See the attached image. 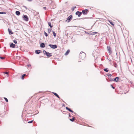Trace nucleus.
<instances>
[{"label":"nucleus","mask_w":134,"mask_h":134,"mask_svg":"<svg viewBox=\"0 0 134 134\" xmlns=\"http://www.w3.org/2000/svg\"><path fill=\"white\" fill-rule=\"evenodd\" d=\"M28 1H32V0H27Z\"/></svg>","instance_id":"37998d69"},{"label":"nucleus","mask_w":134,"mask_h":134,"mask_svg":"<svg viewBox=\"0 0 134 134\" xmlns=\"http://www.w3.org/2000/svg\"><path fill=\"white\" fill-rule=\"evenodd\" d=\"M24 122L25 123H27V121H24Z\"/></svg>","instance_id":"a19ab883"},{"label":"nucleus","mask_w":134,"mask_h":134,"mask_svg":"<svg viewBox=\"0 0 134 134\" xmlns=\"http://www.w3.org/2000/svg\"><path fill=\"white\" fill-rule=\"evenodd\" d=\"M43 8L44 9H45V10H46V7H43Z\"/></svg>","instance_id":"ea45409f"},{"label":"nucleus","mask_w":134,"mask_h":134,"mask_svg":"<svg viewBox=\"0 0 134 134\" xmlns=\"http://www.w3.org/2000/svg\"><path fill=\"white\" fill-rule=\"evenodd\" d=\"M115 67H116V65H115Z\"/></svg>","instance_id":"c03bdc74"},{"label":"nucleus","mask_w":134,"mask_h":134,"mask_svg":"<svg viewBox=\"0 0 134 134\" xmlns=\"http://www.w3.org/2000/svg\"><path fill=\"white\" fill-rule=\"evenodd\" d=\"M70 120L72 122H73L75 120V118L74 117L72 119H70Z\"/></svg>","instance_id":"aec40b11"},{"label":"nucleus","mask_w":134,"mask_h":134,"mask_svg":"<svg viewBox=\"0 0 134 134\" xmlns=\"http://www.w3.org/2000/svg\"><path fill=\"white\" fill-rule=\"evenodd\" d=\"M40 52V50H36L35 51V53L37 54H39Z\"/></svg>","instance_id":"4468645a"},{"label":"nucleus","mask_w":134,"mask_h":134,"mask_svg":"<svg viewBox=\"0 0 134 134\" xmlns=\"http://www.w3.org/2000/svg\"><path fill=\"white\" fill-rule=\"evenodd\" d=\"M27 66L28 67H30V66H31V65L30 64H28V65H27Z\"/></svg>","instance_id":"58836bf2"},{"label":"nucleus","mask_w":134,"mask_h":134,"mask_svg":"<svg viewBox=\"0 0 134 134\" xmlns=\"http://www.w3.org/2000/svg\"><path fill=\"white\" fill-rule=\"evenodd\" d=\"M26 75L25 74H24L21 77V79L22 80H23L24 79V77Z\"/></svg>","instance_id":"5701e85b"},{"label":"nucleus","mask_w":134,"mask_h":134,"mask_svg":"<svg viewBox=\"0 0 134 134\" xmlns=\"http://www.w3.org/2000/svg\"><path fill=\"white\" fill-rule=\"evenodd\" d=\"M69 117H70L71 116V115H70V114L69 113Z\"/></svg>","instance_id":"79ce46f5"},{"label":"nucleus","mask_w":134,"mask_h":134,"mask_svg":"<svg viewBox=\"0 0 134 134\" xmlns=\"http://www.w3.org/2000/svg\"><path fill=\"white\" fill-rule=\"evenodd\" d=\"M76 8V6L74 7L73 8H72L71 9L72 11H73L74 10V9Z\"/></svg>","instance_id":"a878e982"},{"label":"nucleus","mask_w":134,"mask_h":134,"mask_svg":"<svg viewBox=\"0 0 134 134\" xmlns=\"http://www.w3.org/2000/svg\"><path fill=\"white\" fill-rule=\"evenodd\" d=\"M52 32H53V35L55 37L56 36V34L55 33V32L54 31H53Z\"/></svg>","instance_id":"4be33fe9"},{"label":"nucleus","mask_w":134,"mask_h":134,"mask_svg":"<svg viewBox=\"0 0 134 134\" xmlns=\"http://www.w3.org/2000/svg\"><path fill=\"white\" fill-rule=\"evenodd\" d=\"M5 58V57H2L0 56V58L2 59H4Z\"/></svg>","instance_id":"7c9ffc66"},{"label":"nucleus","mask_w":134,"mask_h":134,"mask_svg":"<svg viewBox=\"0 0 134 134\" xmlns=\"http://www.w3.org/2000/svg\"><path fill=\"white\" fill-rule=\"evenodd\" d=\"M51 48L53 49H55L57 47V45L49 44L48 45Z\"/></svg>","instance_id":"20e7f679"},{"label":"nucleus","mask_w":134,"mask_h":134,"mask_svg":"<svg viewBox=\"0 0 134 134\" xmlns=\"http://www.w3.org/2000/svg\"><path fill=\"white\" fill-rule=\"evenodd\" d=\"M4 99L5 100L6 102H8V100L7 98L5 97H4Z\"/></svg>","instance_id":"393cba45"},{"label":"nucleus","mask_w":134,"mask_h":134,"mask_svg":"<svg viewBox=\"0 0 134 134\" xmlns=\"http://www.w3.org/2000/svg\"><path fill=\"white\" fill-rule=\"evenodd\" d=\"M88 11V10L85 9V10H82V12L84 15H85L87 14V12Z\"/></svg>","instance_id":"39448f33"},{"label":"nucleus","mask_w":134,"mask_h":134,"mask_svg":"<svg viewBox=\"0 0 134 134\" xmlns=\"http://www.w3.org/2000/svg\"><path fill=\"white\" fill-rule=\"evenodd\" d=\"M13 42L15 44H16L17 43V41L15 40H13Z\"/></svg>","instance_id":"cd10ccee"},{"label":"nucleus","mask_w":134,"mask_h":134,"mask_svg":"<svg viewBox=\"0 0 134 134\" xmlns=\"http://www.w3.org/2000/svg\"><path fill=\"white\" fill-rule=\"evenodd\" d=\"M40 47L42 48H44L45 47V44L43 43H42L40 44Z\"/></svg>","instance_id":"f8f14e48"},{"label":"nucleus","mask_w":134,"mask_h":134,"mask_svg":"<svg viewBox=\"0 0 134 134\" xmlns=\"http://www.w3.org/2000/svg\"><path fill=\"white\" fill-rule=\"evenodd\" d=\"M82 13L81 12H80L79 11H77L76 13V15H77L78 17H80L81 15L82 14Z\"/></svg>","instance_id":"423d86ee"},{"label":"nucleus","mask_w":134,"mask_h":134,"mask_svg":"<svg viewBox=\"0 0 134 134\" xmlns=\"http://www.w3.org/2000/svg\"><path fill=\"white\" fill-rule=\"evenodd\" d=\"M86 56V54L82 52H81L79 54L80 58L82 59L85 58Z\"/></svg>","instance_id":"f257e3e1"},{"label":"nucleus","mask_w":134,"mask_h":134,"mask_svg":"<svg viewBox=\"0 0 134 134\" xmlns=\"http://www.w3.org/2000/svg\"><path fill=\"white\" fill-rule=\"evenodd\" d=\"M52 31V29H48V33H50Z\"/></svg>","instance_id":"412c9836"},{"label":"nucleus","mask_w":134,"mask_h":134,"mask_svg":"<svg viewBox=\"0 0 134 134\" xmlns=\"http://www.w3.org/2000/svg\"><path fill=\"white\" fill-rule=\"evenodd\" d=\"M3 73L4 74H8V72H3Z\"/></svg>","instance_id":"2f4dec72"},{"label":"nucleus","mask_w":134,"mask_h":134,"mask_svg":"<svg viewBox=\"0 0 134 134\" xmlns=\"http://www.w3.org/2000/svg\"><path fill=\"white\" fill-rule=\"evenodd\" d=\"M65 108H66V109L68 110L70 112H71V113H74L73 111H72V110H71L69 108L67 107H66Z\"/></svg>","instance_id":"6e6552de"},{"label":"nucleus","mask_w":134,"mask_h":134,"mask_svg":"<svg viewBox=\"0 0 134 134\" xmlns=\"http://www.w3.org/2000/svg\"><path fill=\"white\" fill-rule=\"evenodd\" d=\"M107 49L108 51L109 54H110L112 53V51L111 50V48L109 46H107Z\"/></svg>","instance_id":"7ed1b4c3"},{"label":"nucleus","mask_w":134,"mask_h":134,"mask_svg":"<svg viewBox=\"0 0 134 134\" xmlns=\"http://www.w3.org/2000/svg\"><path fill=\"white\" fill-rule=\"evenodd\" d=\"M52 53H50L48 52H47V54H46V55L47 56L49 57H50L52 56V55H51Z\"/></svg>","instance_id":"9b49d317"},{"label":"nucleus","mask_w":134,"mask_h":134,"mask_svg":"<svg viewBox=\"0 0 134 134\" xmlns=\"http://www.w3.org/2000/svg\"><path fill=\"white\" fill-rule=\"evenodd\" d=\"M72 18V15H70L67 18V19L66 20V21H67L68 23H69Z\"/></svg>","instance_id":"f03ea898"},{"label":"nucleus","mask_w":134,"mask_h":134,"mask_svg":"<svg viewBox=\"0 0 134 134\" xmlns=\"http://www.w3.org/2000/svg\"><path fill=\"white\" fill-rule=\"evenodd\" d=\"M110 24L111 25H112L114 26V24H113V23L112 22H110Z\"/></svg>","instance_id":"f704fd0d"},{"label":"nucleus","mask_w":134,"mask_h":134,"mask_svg":"<svg viewBox=\"0 0 134 134\" xmlns=\"http://www.w3.org/2000/svg\"><path fill=\"white\" fill-rule=\"evenodd\" d=\"M44 35L46 36L47 37L48 36V34L47 33H46L45 31L44 32Z\"/></svg>","instance_id":"bb28decb"},{"label":"nucleus","mask_w":134,"mask_h":134,"mask_svg":"<svg viewBox=\"0 0 134 134\" xmlns=\"http://www.w3.org/2000/svg\"><path fill=\"white\" fill-rule=\"evenodd\" d=\"M70 51L69 50V49L66 52V53H65V55H68V54L69 53Z\"/></svg>","instance_id":"f3484780"},{"label":"nucleus","mask_w":134,"mask_h":134,"mask_svg":"<svg viewBox=\"0 0 134 134\" xmlns=\"http://www.w3.org/2000/svg\"><path fill=\"white\" fill-rule=\"evenodd\" d=\"M107 75L109 77H111V76H112L111 74H108Z\"/></svg>","instance_id":"c85d7f7f"},{"label":"nucleus","mask_w":134,"mask_h":134,"mask_svg":"<svg viewBox=\"0 0 134 134\" xmlns=\"http://www.w3.org/2000/svg\"><path fill=\"white\" fill-rule=\"evenodd\" d=\"M15 14L19 16L20 15V13L19 11H16Z\"/></svg>","instance_id":"2eb2a0df"},{"label":"nucleus","mask_w":134,"mask_h":134,"mask_svg":"<svg viewBox=\"0 0 134 134\" xmlns=\"http://www.w3.org/2000/svg\"><path fill=\"white\" fill-rule=\"evenodd\" d=\"M33 121V120H32L31 121H29L28 122V123H32Z\"/></svg>","instance_id":"c756f323"},{"label":"nucleus","mask_w":134,"mask_h":134,"mask_svg":"<svg viewBox=\"0 0 134 134\" xmlns=\"http://www.w3.org/2000/svg\"><path fill=\"white\" fill-rule=\"evenodd\" d=\"M23 7H24V8H25L26 9H27V7H26V6H24V5H23Z\"/></svg>","instance_id":"4c0bfd02"},{"label":"nucleus","mask_w":134,"mask_h":134,"mask_svg":"<svg viewBox=\"0 0 134 134\" xmlns=\"http://www.w3.org/2000/svg\"><path fill=\"white\" fill-rule=\"evenodd\" d=\"M52 93L54 94L55 96L57 97L58 98H60V97L56 93H54V92H52Z\"/></svg>","instance_id":"ddd939ff"},{"label":"nucleus","mask_w":134,"mask_h":134,"mask_svg":"<svg viewBox=\"0 0 134 134\" xmlns=\"http://www.w3.org/2000/svg\"><path fill=\"white\" fill-rule=\"evenodd\" d=\"M6 13L5 12H0V14H5Z\"/></svg>","instance_id":"473e14b6"},{"label":"nucleus","mask_w":134,"mask_h":134,"mask_svg":"<svg viewBox=\"0 0 134 134\" xmlns=\"http://www.w3.org/2000/svg\"><path fill=\"white\" fill-rule=\"evenodd\" d=\"M43 53L44 54H46L48 52H47L46 51H45V50H44L43 51Z\"/></svg>","instance_id":"b1692460"},{"label":"nucleus","mask_w":134,"mask_h":134,"mask_svg":"<svg viewBox=\"0 0 134 134\" xmlns=\"http://www.w3.org/2000/svg\"><path fill=\"white\" fill-rule=\"evenodd\" d=\"M15 44H13V43H12L10 45V47L13 48H14L15 47Z\"/></svg>","instance_id":"1a4fd4ad"},{"label":"nucleus","mask_w":134,"mask_h":134,"mask_svg":"<svg viewBox=\"0 0 134 134\" xmlns=\"http://www.w3.org/2000/svg\"><path fill=\"white\" fill-rule=\"evenodd\" d=\"M110 81H113V79H110Z\"/></svg>","instance_id":"e433bc0d"},{"label":"nucleus","mask_w":134,"mask_h":134,"mask_svg":"<svg viewBox=\"0 0 134 134\" xmlns=\"http://www.w3.org/2000/svg\"><path fill=\"white\" fill-rule=\"evenodd\" d=\"M103 70L106 72H108L109 71V70H108V69L107 68L104 69Z\"/></svg>","instance_id":"6ab92c4d"},{"label":"nucleus","mask_w":134,"mask_h":134,"mask_svg":"<svg viewBox=\"0 0 134 134\" xmlns=\"http://www.w3.org/2000/svg\"><path fill=\"white\" fill-rule=\"evenodd\" d=\"M10 35H12L13 33L12 32L11 30L9 29H8Z\"/></svg>","instance_id":"dca6fc26"},{"label":"nucleus","mask_w":134,"mask_h":134,"mask_svg":"<svg viewBox=\"0 0 134 134\" xmlns=\"http://www.w3.org/2000/svg\"><path fill=\"white\" fill-rule=\"evenodd\" d=\"M119 79V77H116L115 79H114L113 81H115L116 82H118V80Z\"/></svg>","instance_id":"9d476101"},{"label":"nucleus","mask_w":134,"mask_h":134,"mask_svg":"<svg viewBox=\"0 0 134 134\" xmlns=\"http://www.w3.org/2000/svg\"><path fill=\"white\" fill-rule=\"evenodd\" d=\"M110 86L113 89H114L115 88V87L113 86L111 84L110 85Z\"/></svg>","instance_id":"72a5a7b5"},{"label":"nucleus","mask_w":134,"mask_h":134,"mask_svg":"<svg viewBox=\"0 0 134 134\" xmlns=\"http://www.w3.org/2000/svg\"><path fill=\"white\" fill-rule=\"evenodd\" d=\"M93 35H94V34H97V32H93Z\"/></svg>","instance_id":"c9c22d12"},{"label":"nucleus","mask_w":134,"mask_h":134,"mask_svg":"<svg viewBox=\"0 0 134 134\" xmlns=\"http://www.w3.org/2000/svg\"><path fill=\"white\" fill-rule=\"evenodd\" d=\"M48 25L51 28H52L53 27V26L51 24V22H49L48 23Z\"/></svg>","instance_id":"a211bd4d"},{"label":"nucleus","mask_w":134,"mask_h":134,"mask_svg":"<svg viewBox=\"0 0 134 134\" xmlns=\"http://www.w3.org/2000/svg\"><path fill=\"white\" fill-rule=\"evenodd\" d=\"M23 18L24 20H25L26 21H28V18L27 16L26 15H24Z\"/></svg>","instance_id":"0eeeda50"}]
</instances>
